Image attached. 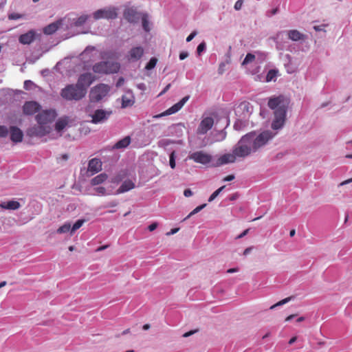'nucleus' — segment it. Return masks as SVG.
I'll return each instance as SVG.
<instances>
[{"label": "nucleus", "mask_w": 352, "mask_h": 352, "mask_svg": "<svg viewBox=\"0 0 352 352\" xmlns=\"http://www.w3.org/2000/svg\"><path fill=\"white\" fill-rule=\"evenodd\" d=\"M10 128L4 125H0V138H6L9 133Z\"/></svg>", "instance_id": "37998d69"}, {"label": "nucleus", "mask_w": 352, "mask_h": 352, "mask_svg": "<svg viewBox=\"0 0 352 352\" xmlns=\"http://www.w3.org/2000/svg\"><path fill=\"white\" fill-rule=\"evenodd\" d=\"M94 190L99 195H104L106 194V189L102 186L96 187L94 188Z\"/></svg>", "instance_id": "49530a36"}, {"label": "nucleus", "mask_w": 352, "mask_h": 352, "mask_svg": "<svg viewBox=\"0 0 352 352\" xmlns=\"http://www.w3.org/2000/svg\"><path fill=\"white\" fill-rule=\"evenodd\" d=\"M120 68V65L116 61L105 60L96 63L93 66V71L98 74L117 73Z\"/></svg>", "instance_id": "39448f33"}, {"label": "nucleus", "mask_w": 352, "mask_h": 352, "mask_svg": "<svg viewBox=\"0 0 352 352\" xmlns=\"http://www.w3.org/2000/svg\"><path fill=\"white\" fill-rule=\"evenodd\" d=\"M197 331V330H192V331H188L183 335V337L184 338L189 337V336H192V334H194L195 333H196Z\"/></svg>", "instance_id": "4d7b16f0"}, {"label": "nucleus", "mask_w": 352, "mask_h": 352, "mask_svg": "<svg viewBox=\"0 0 352 352\" xmlns=\"http://www.w3.org/2000/svg\"><path fill=\"white\" fill-rule=\"evenodd\" d=\"M234 179V176L233 175H228L227 177H224L223 181V182H230L232 181Z\"/></svg>", "instance_id": "13d9d810"}, {"label": "nucleus", "mask_w": 352, "mask_h": 352, "mask_svg": "<svg viewBox=\"0 0 352 352\" xmlns=\"http://www.w3.org/2000/svg\"><path fill=\"white\" fill-rule=\"evenodd\" d=\"M289 104V99L283 96L270 98L268 107L274 110V119L272 123V128L274 130L280 129L284 126Z\"/></svg>", "instance_id": "f03ea898"}, {"label": "nucleus", "mask_w": 352, "mask_h": 352, "mask_svg": "<svg viewBox=\"0 0 352 352\" xmlns=\"http://www.w3.org/2000/svg\"><path fill=\"white\" fill-rule=\"evenodd\" d=\"M68 122L65 118H61L57 120L55 124V129L58 132L61 131L63 129L65 128V126L67 125Z\"/></svg>", "instance_id": "7c9ffc66"}, {"label": "nucleus", "mask_w": 352, "mask_h": 352, "mask_svg": "<svg viewBox=\"0 0 352 352\" xmlns=\"http://www.w3.org/2000/svg\"><path fill=\"white\" fill-rule=\"evenodd\" d=\"M9 133L10 134V140L12 142L15 143L22 142L23 133L19 127L15 126H10Z\"/></svg>", "instance_id": "f3484780"}, {"label": "nucleus", "mask_w": 352, "mask_h": 352, "mask_svg": "<svg viewBox=\"0 0 352 352\" xmlns=\"http://www.w3.org/2000/svg\"><path fill=\"white\" fill-rule=\"evenodd\" d=\"M226 135L227 133L224 130L219 131L214 135V141L221 142L226 139Z\"/></svg>", "instance_id": "72a5a7b5"}, {"label": "nucleus", "mask_w": 352, "mask_h": 352, "mask_svg": "<svg viewBox=\"0 0 352 352\" xmlns=\"http://www.w3.org/2000/svg\"><path fill=\"white\" fill-rule=\"evenodd\" d=\"M109 91L108 85L100 84L91 89L89 94L91 102H99L107 96Z\"/></svg>", "instance_id": "0eeeda50"}, {"label": "nucleus", "mask_w": 352, "mask_h": 352, "mask_svg": "<svg viewBox=\"0 0 352 352\" xmlns=\"http://www.w3.org/2000/svg\"><path fill=\"white\" fill-rule=\"evenodd\" d=\"M89 18V16L87 14H82L76 20L74 21V24L76 27H80L85 24L86 21Z\"/></svg>", "instance_id": "473e14b6"}, {"label": "nucleus", "mask_w": 352, "mask_h": 352, "mask_svg": "<svg viewBox=\"0 0 352 352\" xmlns=\"http://www.w3.org/2000/svg\"><path fill=\"white\" fill-rule=\"evenodd\" d=\"M189 98H190L189 96H186L184 97L178 102H177L174 105H173L171 107H170L169 109L166 110L164 112L155 116V118H161L162 116H169V115H171V114L177 113V111H179L182 108V107L189 100Z\"/></svg>", "instance_id": "4468645a"}, {"label": "nucleus", "mask_w": 352, "mask_h": 352, "mask_svg": "<svg viewBox=\"0 0 352 352\" xmlns=\"http://www.w3.org/2000/svg\"><path fill=\"white\" fill-rule=\"evenodd\" d=\"M284 66L288 74H292L296 71V68L294 66L292 61V56L289 54H286L284 58Z\"/></svg>", "instance_id": "a878e982"}, {"label": "nucleus", "mask_w": 352, "mask_h": 352, "mask_svg": "<svg viewBox=\"0 0 352 352\" xmlns=\"http://www.w3.org/2000/svg\"><path fill=\"white\" fill-rule=\"evenodd\" d=\"M134 182L131 179H126L123 182L121 186L116 191V194H121L129 191L135 188Z\"/></svg>", "instance_id": "5701e85b"}, {"label": "nucleus", "mask_w": 352, "mask_h": 352, "mask_svg": "<svg viewBox=\"0 0 352 352\" xmlns=\"http://www.w3.org/2000/svg\"><path fill=\"white\" fill-rule=\"evenodd\" d=\"M142 28L145 32H148L151 30L148 15L146 13L142 14Z\"/></svg>", "instance_id": "c756f323"}, {"label": "nucleus", "mask_w": 352, "mask_h": 352, "mask_svg": "<svg viewBox=\"0 0 352 352\" xmlns=\"http://www.w3.org/2000/svg\"><path fill=\"white\" fill-rule=\"evenodd\" d=\"M226 186H223L215 190L209 197L208 201H212L219 194L220 192L225 188Z\"/></svg>", "instance_id": "79ce46f5"}, {"label": "nucleus", "mask_w": 352, "mask_h": 352, "mask_svg": "<svg viewBox=\"0 0 352 352\" xmlns=\"http://www.w3.org/2000/svg\"><path fill=\"white\" fill-rule=\"evenodd\" d=\"M293 298H294V296H289V297H287L285 299H283L282 300L278 302L277 303L273 305L272 306L270 307V309H274L275 307H278V306H282L287 302H289L291 300H292Z\"/></svg>", "instance_id": "e433bc0d"}, {"label": "nucleus", "mask_w": 352, "mask_h": 352, "mask_svg": "<svg viewBox=\"0 0 352 352\" xmlns=\"http://www.w3.org/2000/svg\"><path fill=\"white\" fill-rule=\"evenodd\" d=\"M250 141V135H243L232 148V153L221 155L214 163V166H221L224 164L234 163L236 158H245L255 153Z\"/></svg>", "instance_id": "f257e3e1"}, {"label": "nucleus", "mask_w": 352, "mask_h": 352, "mask_svg": "<svg viewBox=\"0 0 352 352\" xmlns=\"http://www.w3.org/2000/svg\"><path fill=\"white\" fill-rule=\"evenodd\" d=\"M247 135H250V141L252 144L251 145L252 146L254 152H256L260 148L265 146L275 134L272 131H265L258 135H256V133L254 131L248 133Z\"/></svg>", "instance_id": "7ed1b4c3"}, {"label": "nucleus", "mask_w": 352, "mask_h": 352, "mask_svg": "<svg viewBox=\"0 0 352 352\" xmlns=\"http://www.w3.org/2000/svg\"><path fill=\"white\" fill-rule=\"evenodd\" d=\"M352 182V177L349 179H346L342 182H341L340 184H339V186H344V185H346V184H350Z\"/></svg>", "instance_id": "0e129e2a"}, {"label": "nucleus", "mask_w": 352, "mask_h": 352, "mask_svg": "<svg viewBox=\"0 0 352 352\" xmlns=\"http://www.w3.org/2000/svg\"><path fill=\"white\" fill-rule=\"evenodd\" d=\"M157 62V59L156 58H155V57L151 58L150 59V60L148 61V63L146 64L145 69L147 70L153 69L155 67Z\"/></svg>", "instance_id": "ea45409f"}, {"label": "nucleus", "mask_w": 352, "mask_h": 352, "mask_svg": "<svg viewBox=\"0 0 352 352\" xmlns=\"http://www.w3.org/2000/svg\"><path fill=\"white\" fill-rule=\"evenodd\" d=\"M157 226L158 224L157 223H153L148 226V229L149 231L152 232L157 228Z\"/></svg>", "instance_id": "6e6d98bb"}, {"label": "nucleus", "mask_w": 352, "mask_h": 352, "mask_svg": "<svg viewBox=\"0 0 352 352\" xmlns=\"http://www.w3.org/2000/svg\"><path fill=\"white\" fill-rule=\"evenodd\" d=\"M243 0H238L234 4V9L236 10H239L243 6Z\"/></svg>", "instance_id": "3c124183"}, {"label": "nucleus", "mask_w": 352, "mask_h": 352, "mask_svg": "<svg viewBox=\"0 0 352 352\" xmlns=\"http://www.w3.org/2000/svg\"><path fill=\"white\" fill-rule=\"evenodd\" d=\"M51 128L48 125L38 124L28 131V134L30 136L43 137L50 132Z\"/></svg>", "instance_id": "9b49d317"}, {"label": "nucleus", "mask_w": 352, "mask_h": 352, "mask_svg": "<svg viewBox=\"0 0 352 352\" xmlns=\"http://www.w3.org/2000/svg\"><path fill=\"white\" fill-rule=\"evenodd\" d=\"M229 63V60H227V62H222L219 64V68H218V73L219 74H223L225 72V67L226 64Z\"/></svg>", "instance_id": "09e8293b"}, {"label": "nucleus", "mask_w": 352, "mask_h": 352, "mask_svg": "<svg viewBox=\"0 0 352 352\" xmlns=\"http://www.w3.org/2000/svg\"><path fill=\"white\" fill-rule=\"evenodd\" d=\"M213 124L214 120L212 117L207 116L203 118L197 127V133L198 135L206 134L207 132L212 129Z\"/></svg>", "instance_id": "f8f14e48"}, {"label": "nucleus", "mask_w": 352, "mask_h": 352, "mask_svg": "<svg viewBox=\"0 0 352 352\" xmlns=\"http://www.w3.org/2000/svg\"><path fill=\"white\" fill-rule=\"evenodd\" d=\"M122 107L126 108L133 104L134 97L131 92H128L126 94L122 96Z\"/></svg>", "instance_id": "bb28decb"}, {"label": "nucleus", "mask_w": 352, "mask_h": 352, "mask_svg": "<svg viewBox=\"0 0 352 352\" xmlns=\"http://www.w3.org/2000/svg\"><path fill=\"white\" fill-rule=\"evenodd\" d=\"M171 87V85L170 84H168L165 87L164 89L161 91V93L160 94V96L161 95H163L164 94H165Z\"/></svg>", "instance_id": "680f3d73"}, {"label": "nucleus", "mask_w": 352, "mask_h": 352, "mask_svg": "<svg viewBox=\"0 0 352 352\" xmlns=\"http://www.w3.org/2000/svg\"><path fill=\"white\" fill-rule=\"evenodd\" d=\"M255 59V56L251 53H248L245 58H244L242 65H246L250 63H252Z\"/></svg>", "instance_id": "a19ab883"}, {"label": "nucleus", "mask_w": 352, "mask_h": 352, "mask_svg": "<svg viewBox=\"0 0 352 352\" xmlns=\"http://www.w3.org/2000/svg\"><path fill=\"white\" fill-rule=\"evenodd\" d=\"M206 45L205 42H201L197 48V53L200 55L203 52L206 50Z\"/></svg>", "instance_id": "a18cd8bd"}, {"label": "nucleus", "mask_w": 352, "mask_h": 352, "mask_svg": "<svg viewBox=\"0 0 352 352\" xmlns=\"http://www.w3.org/2000/svg\"><path fill=\"white\" fill-rule=\"evenodd\" d=\"M169 164L171 168H175V152H172L170 155Z\"/></svg>", "instance_id": "de8ad7c7"}, {"label": "nucleus", "mask_w": 352, "mask_h": 352, "mask_svg": "<svg viewBox=\"0 0 352 352\" xmlns=\"http://www.w3.org/2000/svg\"><path fill=\"white\" fill-rule=\"evenodd\" d=\"M56 116L57 113L54 109H49L39 113L36 116V119L38 124L47 125L48 123L52 122Z\"/></svg>", "instance_id": "6e6552de"}, {"label": "nucleus", "mask_w": 352, "mask_h": 352, "mask_svg": "<svg viewBox=\"0 0 352 352\" xmlns=\"http://www.w3.org/2000/svg\"><path fill=\"white\" fill-rule=\"evenodd\" d=\"M33 86H34V83L31 80H25L24 82V88L26 90L31 89Z\"/></svg>", "instance_id": "8fccbe9b"}, {"label": "nucleus", "mask_w": 352, "mask_h": 352, "mask_svg": "<svg viewBox=\"0 0 352 352\" xmlns=\"http://www.w3.org/2000/svg\"><path fill=\"white\" fill-rule=\"evenodd\" d=\"M142 14L138 12L133 8H126L124 11V16L127 21L131 23H136L142 16Z\"/></svg>", "instance_id": "dca6fc26"}, {"label": "nucleus", "mask_w": 352, "mask_h": 352, "mask_svg": "<svg viewBox=\"0 0 352 352\" xmlns=\"http://www.w3.org/2000/svg\"><path fill=\"white\" fill-rule=\"evenodd\" d=\"M84 219H78L75 222L71 228V234H74L78 229H79L84 223Z\"/></svg>", "instance_id": "58836bf2"}, {"label": "nucleus", "mask_w": 352, "mask_h": 352, "mask_svg": "<svg viewBox=\"0 0 352 352\" xmlns=\"http://www.w3.org/2000/svg\"><path fill=\"white\" fill-rule=\"evenodd\" d=\"M179 230V228H173L172 230H170V232H167L166 233V235L169 236V235H172V234H174L175 233H177Z\"/></svg>", "instance_id": "338daca9"}, {"label": "nucleus", "mask_w": 352, "mask_h": 352, "mask_svg": "<svg viewBox=\"0 0 352 352\" xmlns=\"http://www.w3.org/2000/svg\"><path fill=\"white\" fill-rule=\"evenodd\" d=\"M278 74V69H270L266 75V78H265L266 81L267 82L275 81Z\"/></svg>", "instance_id": "2f4dec72"}, {"label": "nucleus", "mask_w": 352, "mask_h": 352, "mask_svg": "<svg viewBox=\"0 0 352 352\" xmlns=\"http://www.w3.org/2000/svg\"><path fill=\"white\" fill-rule=\"evenodd\" d=\"M39 104L34 101L26 102L23 105V112L27 115H32L39 110Z\"/></svg>", "instance_id": "6ab92c4d"}, {"label": "nucleus", "mask_w": 352, "mask_h": 352, "mask_svg": "<svg viewBox=\"0 0 352 352\" xmlns=\"http://www.w3.org/2000/svg\"><path fill=\"white\" fill-rule=\"evenodd\" d=\"M197 34V32L196 31H193L190 33V34L186 38V41L190 42L191 41L194 37Z\"/></svg>", "instance_id": "603ef678"}, {"label": "nucleus", "mask_w": 352, "mask_h": 352, "mask_svg": "<svg viewBox=\"0 0 352 352\" xmlns=\"http://www.w3.org/2000/svg\"><path fill=\"white\" fill-rule=\"evenodd\" d=\"M206 206V204H204L202 205H200L197 207H196L192 211H191L189 214L184 219L183 221H186V219H189L190 217H192V215L198 213L199 212H200L202 209H204L205 207Z\"/></svg>", "instance_id": "c9c22d12"}, {"label": "nucleus", "mask_w": 352, "mask_h": 352, "mask_svg": "<svg viewBox=\"0 0 352 352\" xmlns=\"http://www.w3.org/2000/svg\"><path fill=\"white\" fill-rule=\"evenodd\" d=\"M188 56V53L187 52H182L179 54V59L180 60H184Z\"/></svg>", "instance_id": "5fc2aeb1"}, {"label": "nucleus", "mask_w": 352, "mask_h": 352, "mask_svg": "<svg viewBox=\"0 0 352 352\" xmlns=\"http://www.w3.org/2000/svg\"><path fill=\"white\" fill-rule=\"evenodd\" d=\"M285 32V36H287L288 38L294 41H304L306 39V35L300 33L296 30H292L288 31H284Z\"/></svg>", "instance_id": "aec40b11"}, {"label": "nucleus", "mask_w": 352, "mask_h": 352, "mask_svg": "<svg viewBox=\"0 0 352 352\" xmlns=\"http://www.w3.org/2000/svg\"><path fill=\"white\" fill-rule=\"evenodd\" d=\"M131 142V138L129 136H126L123 139L117 142L113 146L114 148L120 149V148H125L127 147Z\"/></svg>", "instance_id": "cd10ccee"}, {"label": "nucleus", "mask_w": 352, "mask_h": 352, "mask_svg": "<svg viewBox=\"0 0 352 352\" xmlns=\"http://www.w3.org/2000/svg\"><path fill=\"white\" fill-rule=\"evenodd\" d=\"M189 159L192 160L197 163L207 164L212 161V156L204 151H196L188 156Z\"/></svg>", "instance_id": "ddd939ff"}, {"label": "nucleus", "mask_w": 352, "mask_h": 352, "mask_svg": "<svg viewBox=\"0 0 352 352\" xmlns=\"http://www.w3.org/2000/svg\"><path fill=\"white\" fill-rule=\"evenodd\" d=\"M102 169V162L99 159L94 158L89 162L88 171L92 174L99 172Z\"/></svg>", "instance_id": "4be33fe9"}, {"label": "nucleus", "mask_w": 352, "mask_h": 352, "mask_svg": "<svg viewBox=\"0 0 352 352\" xmlns=\"http://www.w3.org/2000/svg\"><path fill=\"white\" fill-rule=\"evenodd\" d=\"M107 179V174L105 173H101L97 176H96L95 177H94L91 181V185L93 186H96V185H98L100 184H102V182H104L106 179Z\"/></svg>", "instance_id": "c85d7f7f"}, {"label": "nucleus", "mask_w": 352, "mask_h": 352, "mask_svg": "<svg viewBox=\"0 0 352 352\" xmlns=\"http://www.w3.org/2000/svg\"><path fill=\"white\" fill-rule=\"evenodd\" d=\"M36 31L30 30L28 32L20 35L19 37V41L23 45H30L35 39Z\"/></svg>", "instance_id": "a211bd4d"}, {"label": "nucleus", "mask_w": 352, "mask_h": 352, "mask_svg": "<svg viewBox=\"0 0 352 352\" xmlns=\"http://www.w3.org/2000/svg\"><path fill=\"white\" fill-rule=\"evenodd\" d=\"M252 249H253V248H252V247H249V248H246V249L244 250V252H243V255H244V256H247L248 254H249L251 252V251H252Z\"/></svg>", "instance_id": "774afa93"}, {"label": "nucleus", "mask_w": 352, "mask_h": 352, "mask_svg": "<svg viewBox=\"0 0 352 352\" xmlns=\"http://www.w3.org/2000/svg\"><path fill=\"white\" fill-rule=\"evenodd\" d=\"M71 224L69 223H65L64 225L60 226L57 232L59 234L66 233L71 231Z\"/></svg>", "instance_id": "4c0bfd02"}, {"label": "nucleus", "mask_w": 352, "mask_h": 352, "mask_svg": "<svg viewBox=\"0 0 352 352\" xmlns=\"http://www.w3.org/2000/svg\"><path fill=\"white\" fill-rule=\"evenodd\" d=\"M24 16V14L12 12L8 14V18L9 20H17L20 19H23Z\"/></svg>", "instance_id": "c03bdc74"}, {"label": "nucleus", "mask_w": 352, "mask_h": 352, "mask_svg": "<svg viewBox=\"0 0 352 352\" xmlns=\"http://www.w3.org/2000/svg\"><path fill=\"white\" fill-rule=\"evenodd\" d=\"M94 78L91 73H84L78 79L76 85L86 94L87 88L93 82Z\"/></svg>", "instance_id": "9d476101"}, {"label": "nucleus", "mask_w": 352, "mask_h": 352, "mask_svg": "<svg viewBox=\"0 0 352 352\" xmlns=\"http://www.w3.org/2000/svg\"><path fill=\"white\" fill-rule=\"evenodd\" d=\"M234 128L236 130H240L241 129V122H236L234 124Z\"/></svg>", "instance_id": "e2e57ef3"}, {"label": "nucleus", "mask_w": 352, "mask_h": 352, "mask_svg": "<svg viewBox=\"0 0 352 352\" xmlns=\"http://www.w3.org/2000/svg\"><path fill=\"white\" fill-rule=\"evenodd\" d=\"M250 109L251 107L250 106V103L246 102H241L238 107V109H240L243 111L244 113H246V115H245V116L249 115L251 113Z\"/></svg>", "instance_id": "f704fd0d"}, {"label": "nucleus", "mask_w": 352, "mask_h": 352, "mask_svg": "<svg viewBox=\"0 0 352 352\" xmlns=\"http://www.w3.org/2000/svg\"><path fill=\"white\" fill-rule=\"evenodd\" d=\"M144 54V50L141 46L133 47L126 54V58L129 62L139 60Z\"/></svg>", "instance_id": "2eb2a0df"}, {"label": "nucleus", "mask_w": 352, "mask_h": 352, "mask_svg": "<svg viewBox=\"0 0 352 352\" xmlns=\"http://www.w3.org/2000/svg\"><path fill=\"white\" fill-rule=\"evenodd\" d=\"M193 195L192 190L189 188H187L184 192V195L186 197H191Z\"/></svg>", "instance_id": "864d4df0"}, {"label": "nucleus", "mask_w": 352, "mask_h": 352, "mask_svg": "<svg viewBox=\"0 0 352 352\" xmlns=\"http://www.w3.org/2000/svg\"><path fill=\"white\" fill-rule=\"evenodd\" d=\"M249 232V229H247L245 230H244L242 233H241L239 235H238L236 239H241L243 236H245Z\"/></svg>", "instance_id": "bf43d9fd"}, {"label": "nucleus", "mask_w": 352, "mask_h": 352, "mask_svg": "<svg viewBox=\"0 0 352 352\" xmlns=\"http://www.w3.org/2000/svg\"><path fill=\"white\" fill-rule=\"evenodd\" d=\"M324 25H315L314 27V29L316 31V32H319V31H322V30H324Z\"/></svg>", "instance_id": "69168bd1"}, {"label": "nucleus", "mask_w": 352, "mask_h": 352, "mask_svg": "<svg viewBox=\"0 0 352 352\" xmlns=\"http://www.w3.org/2000/svg\"><path fill=\"white\" fill-rule=\"evenodd\" d=\"M118 9L114 6H107L98 9L92 13V16L94 20L100 19H115L118 17Z\"/></svg>", "instance_id": "423d86ee"}, {"label": "nucleus", "mask_w": 352, "mask_h": 352, "mask_svg": "<svg viewBox=\"0 0 352 352\" xmlns=\"http://www.w3.org/2000/svg\"><path fill=\"white\" fill-rule=\"evenodd\" d=\"M0 206L3 209L15 210L21 207V204L17 201L10 200L7 202L1 203Z\"/></svg>", "instance_id": "393cba45"}, {"label": "nucleus", "mask_w": 352, "mask_h": 352, "mask_svg": "<svg viewBox=\"0 0 352 352\" xmlns=\"http://www.w3.org/2000/svg\"><path fill=\"white\" fill-rule=\"evenodd\" d=\"M60 95L65 100L78 101L86 94L76 84H69L61 89Z\"/></svg>", "instance_id": "20e7f679"}, {"label": "nucleus", "mask_w": 352, "mask_h": 352, "mask_svg": "<svg viewBox=\"0 0 352 352\" xmlns=\"http://www.w3.org/2000/svg\"><path fill=\"white\" fill-rule=\"evenodd\" d=\"M63 23V20H58L54 23H52L43 28V33L47 35L54 34L60 26Z\"/></svg>", "instance_id": "b1692460"}, {"label": "nucleus", "mask_w": 352, "mask_h": 352, "mask_svg": "<svg viewBox=\"0 0 352 352\" xmlns=\"http://www.w3.org/2000/svg\"><path fill=\"white\" fill-rule=\"evenodd\" d=\"M171 127L175 129H179L182 130V128L184 127V125L182 123H178L175 125L172 126Z\"/></svg>", "instance_id": "052dcab7"}, {"label": "nucleus", "mask_w": 352, "mask_h": 352, "mask_svg": "<svg viewBox=\"0 0 352 352\" xmlns=\"http://www.w3.org/2000/svg\"><path fill=\"white\" fill-rule=\"evenodd\" d=\"M285 32H278L274 38V40L276 43V48L278 50H283L287 47V42H283V38L285 36Z\"/></svg>", "instance_id": "412c9836"}, {"label": "nucleus", "mask_w": 352, "mask_h": 352, "mask_svg": "<svg viewBox=\"0 0 352 352\" xmlns=\"http://www.w3.org/2000/svg\"><path fill=\"white\" fill-rule=\"evenodd\" d=\"M111 113V111L97 109L92 114H89V116L91 117V122L93 124L104 123L109 119Z\"/></svg>", "instance_id": "1a4fd4ad"}]
</instances>
